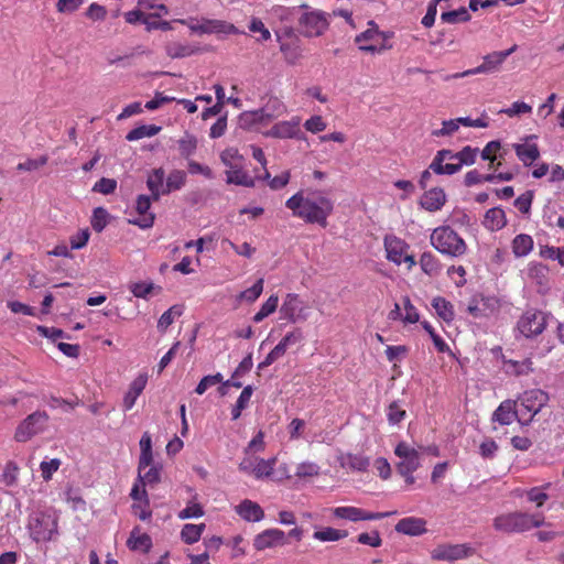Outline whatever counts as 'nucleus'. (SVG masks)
Segmentation results:
<instances>
[{
  "label": "nucleus",
  "mask_w": 564,
  "mask_h": 564,
  "mask_svg": "<svg viewBox=\"0 0 564 564\" xmlns=\"http://www.w3.org/2000/svg\"><path fill=\"white\" fill-rule=\"evenodd\" d=\"M275 458L270 460L257 458L256 466L253 468V475L256 478L269 477L273 471Z\"/></svg>",
  "instance_id": "47"
},
{
  "label": "nucleus",
  "mask_w": 564,
  "mask_h": 564,
  "mask_svg": "<svg viewBox=\"0 0 564 564\" xmlns=\"http://www.w3.org/2000/svg\"><path fill=\"white\" fill-rule=\"evenodd\" d=\"M344 466H348L349 468L358 471L367 470L369 466V458L361 455H347L345 460L343 462Z\"/></svg>",
  "instance_id": "45"
},
{
  "label": "nucleus",
  "mask_w": 564,
  "mask_h": 564,
  "mask_svg": "<svg viewBox=\"0 0 564 564\" xmlns=\"http://www.w3.org/2000/svg\"><path fill=\"white\" fill-rule=\"evenodd\" d=\"M183 314V306L182 305H173L171 306L166 312H164L159 322H158V328L162 332H164L173 322L174 317L181 316Z\"/></svg>",
  "instance_id": "39"
},
{
  "label": "nucleus",
  "mask_w": 564,
  "mask_h": 564,
  "mask_svg": "<svg viewBox=\"0 0 564 564\" xmlns=\"http://www.w3.org/2000/svg\"><path fill=\"white\" fill-rule=\"evenodd\" d=\"M430 240L438 252L452 258L460 257L467 250L464 239L449 226L435 228Z\"/></svg>",
  "instance_id": "3"
},
{
  "label": "nucleus",
  "mask_w": 564,
  "mask_h": 564,
  "mask_svg": "<svg viewBox=\"0 0 564 564\" xmlns=\"http://www.w3.org/2000/svg\"><path fill=\"white\" fill-rule=\"evenodd\" d=\"M138 528L132 530L130 538L128 539V546L131 550H143L149 551L152 546L151 538L147 534H137Z\"/></svg>",
  "instance_id": "34"
},
{
  "label": "nucleus",
  "mask_w": 564,
  "mask_h": 564,
  "mask_svg": "<svg viewBox=\"0 0 564 564\" xmlns=\"http://www.w3.org/2000/svg\"><path fill=\"white\" fill-rule=\"evenodd\" d=\"M441 20L444 23H448V24H455L458 22H467L470 20V14L468 13L466 8L462 7L457 10L443 12L441 14Z\"/></svg>",
  "instance_id": "38"
},
{
  "label": "nucleus",
  "mask_w": 564,
  "mask_h": 564,
  "mask_svg": "<svg viewBox=\"0 0 564 564\" xmlns=\"http://www.w3.org/2000/svg\"><path fill=\"white\" fill-rule=\"evenodd\" d=\"M549 399V394L541 389L525 391L520 398V405L531 415L524 421H522V417L518 419V422L522 425H529L533 417L547 404Z\"/></svg>",
  "instance_id": "8"
},
{
  "label": "nucleus",
  "mask_w": 564,
  "mask_h": 564,
  "mask_svg": "<svg viewBox=\"0 0 564 564\" xmlns=\"http://www.w3.org/2000/svg\"><path fill=\"white\" fill-rule=\"evenodd\" d=\"M265 115H269L268 110L245 111L238 117V127L243 130L258 129L259 124L267 121Z\"/></svg>",
  "instance_id": "22"
},
{
  "label": "nucleus",
  "mask_w": 564,
  "mask_h": 564,
  "mask_svg": "<svg viewBox=\"0 0 564 564\" xmlns=\"http://www.w3.org/2000/svg\"><path fill=\"white\" fill-rule=\"evenodd\" d=\"M507 224L505 212L495 207L486 212L484 226L491 231L503 228Z\"/></svg>",
  "instance_id": "25"
},
{
  "label": "nucleus",
  "mask_w": 564,
  "mask_h": 564,
  "mask_svg": "<svg viewBox=\"0 0 564 564\" xmlns=\"http://www.w3.org/2000/svg\"><path fill=\"white\" fill-rule=\"evenodd\" d=\"M284 543L285 534L282 530L279 529H267L263 532L256 535L253 540V546L258 551H262Z\"/></svg>",
  "instance_id": "15"
},
{
  "label": "nucleus",
  "mask_w": 564,
  "mask_h": 564,
  "mask_svg": "<svg viewBox=\"0 0 564 564\" xmlns=\"http://www.w3.org/2000/svg\"><path fill=\"white\" fill-rule=\"evenodd\" d=\"M394 454L400 458V462L397 464L399 474L414 473L420 467L419 451L411 447L405 442H400L395 446Z\"/></svg>",
  "instance_id": "10"
},
{
  "label": "nucleus",
  "mask_w": 564,
  "mask_h": 564,
  "mask_svg": "<svg viewBox=\"0 0 564 564\" xmlns=\"http://www.w3.org/2000/svg\"><path fill=\"white\" fill-rule=\"evenodd\" d=\"M523 416L522 410L516 409V402L506 400L494 412L492 420L499 422L502 425L512 423L514 419H521Z\"/></svg>",
  "instance_id": "18"
},
{
  "label": "nucleus",
  "mask_w": 564,
  "mask_h": 564,
  "mask_svg": "<svg viewBox=\"0 0 564 564\" xmlns=\"http://www.w3.org/2000/svg\"><path fill=\"white\" fill-rule=\"evenodd\" d=\"M300 118L293 117L289 121H281L275 123L270 131L267 133V137L278 138V139H293L297 138L300 132Z\"/></svg>",
  "instance_id": "16"
},
{
  "label": "nucleus",
  "mask_w": 564,
  "mask_h": 564,
  "mask_svg": "<svg viewBox=\"0 0 564 564\" xmlns=\"http://www.w3.org/2000/svg\"><path fill=\"white\" fill-rule=\"evenodd\" d=\"M332 512L337 519H345L352 522L359 521L361 509L356 507H337L332 509Z\"/></svg>",
  "instance_id": "42"
},
{
  "label": "nucleus",
  "mask_w": 564,
  "mask_h": 564,
  "mask_svg": "<svg viewBox=\"0 0 564 564\" xmlns=\"http://www.w3.org/2000/svg\"><path fill=\"white\" fill-rule=\"evenodd\" d=\"M285 206L293 212V215L304 219L308 224H318L322 227L327 226V217L332 214L334 205L326 196L313 194L304 197L302 193H296L290 197Z\"/></svg>",
  "instance_id": "1"
},
{
  "label": "nucleus",
  "mask_w": 564,
  "mask_h": 564,
  "mask_svg": "<svg viewBox=\"0 0 564 564\" xmlns=\"http://www.w3.org/2000/svg\"><path fill=\"white\" fill-rule=\"evenodd\" d=\"M319 474V467L314 463H302L297 466L295 475L300 478L314 477Z\"/></svg>",
  "instance_id": "60"
},
{
  "label": "nucleus",
  "mask_w": 564,
  "mask_h": 564,
  "mask_svg": "<svg viewBox=\"0 0 564 564\" xmlns=\"http://www.w3.org/2000/svg\"><path fill=\"white\" fill-rule=\"evenodd\" d=\"M492 525L495 530L503 533H521L545 525V517L542 512L514 511L496 517Z\"/></svg>",
  "instance_id": "2"
},
{
  "label": "nucleus",
  "mask_w": 564,
  "mask_h": 564,
  "mask_svg": "<svg viewBox=\"0 0 564 564\" xmlns=\"http://www.w3.org/2000/svg\"><path fill=\"white\" fill-rule=\"evenodd\" d=\"M394 529L398 533L417 536L426 532V521L423 518L408 517L401 519Z\"/></svg>",
  "instance_id": "17"
},
{
  "label": "nucleus",
  "mask_w": 564,
  "mask_h": 564,
  "mask_svg": "<svg viewBox=\"0 0 564 564\" xmlns=\"http://www.w3.org/2000/svg\"><path fill=\"white\" fill-rule=\"evenodd\" d=\"M533 248V240L529 235H518L512 241V250L517 257L527 256Z\"/></svg>",
  "instance_id": "30"
},
{
  "label": "nucleus",
  "mask_w": 564,
  "mask_h": 564,
  "mask_svg": "<svg viewBox=\"0 0 564 564\" xmlns=\"http://www.w3.org/2000/svg\"><path fill=\"white\" fill-rule=\"evenodd\" d=\"M145 468H141L140 465L138 466V477L141 481L142 486L145 485H154L160 481V468L156 466H152L147 471H144Z\"/></svg>",
  "instance_id": "41"
},
{
  "label": "nucleus",
  "mask_w": 564,
  "mask_h": 564,
  "mask_svg": "<svg viewBox=\"0 0 564 564\" xmlns=\"http://www.w3.org/2000/svg\"><path fill=\"white\" fill-rule=\"evenodd\" d=\"M430 169L436 174L452 175L460 170L457 152L451 150L438 151L430 164Z\"/></svg>",
  "instance_id": "13"
},
{
  "label": "nucleus",
  "mask_w": 564,
  "mask_h": 564,
  "mask_svg": "<svg viewBox=\"0 0 564 564\" xmlns=\"http://www.w3.org/2000/svg\"><path fill=\"white\" fill-rule=\"evenodd\" d=\"M446 202V195L440 187L431 188L421 198V206L429 212L440 210Z\"/></svg>",
  "instance_id": "20"
},
{
  "label": "nucleus",
  "mask_w": 564,
  "mask_h": 564,
  "mask_svg": "<svg viewBox=\"0 0 564 564\" xmlns=\"http://www.w3.org/2000/svg\"><path fill=\"white\" fill-rule=\"evenodd\" d=\"M50 416L45 411H35L22 420L15 429L14 440L25 443L37 434L43 433L48 423Z\"/></svg>",
  "instance_id": "5"
},
{
  "label": "nucleus",
  "mask_w": 564,
  "mask_h": 564,
  "mask_svg": "<svg viewBox=\"0 0 564 564\" xmlns=\"http://www.w3.org/2000/svg\"><path fill=\"white\" fill-rule=\"evenodd\" d=\"M185 181L186 174L184 171H172L166 178L165 187L163 188L162 194H169L173 191L182 188L185 184Z\"/></svg>",
  "instance_id": "31"
},
{
  "label": "nucleus",
  "mask_w": 564,
  "mask_h": 564,
  "mask_svg": "<svg viewBox=\"0 0 564 564\" xmlns=\"http://www.w3.org/2000/svg\"><path fill=\"white\" fill-rule=\"evenodd\" d=\"M109 214L104 207L94 209L91 217V227L96 232H101L108 224Z\"/></svg>",
  "instance_id": "43"
},
{
  "label": "nucleus",
  "mask_w": 564,
  "mask_h": 564,
  "mask_svg": "<svg viewBox=\"0 0 564 564\" xmlns=\"http://www.w3.org/2000/svg\"><path fill=\"white\" fill-rule=\"evenodd\" d=\"M226 181L228 184H235L246 187H252L254 185L253 178L243 171V162L237 164V167H228V170L226 171Z\"/></svg>",
  "instance_id": "23"
},
{
  "label": "nucleus",
  "mask_w": 564,
  "mask_h": 564,
  "mask_svg": "<svg viewBox=\"0 0 564 564\" xmlns=\"http://www.w3.org/2000/svg\"><path fill=\"white\" fill-rule=\"evenodd\" d=\"M404 248L405 245L399 239H393L391 241L386 240L388 260L394 262L395 264H401Z\"/></svg>",
  "instance_id": "33"
},
{
  "label": "nucleus",
  "mask_w": 564,
  "mask_h": 564,
  "mask_svg": "<svg viewBox=\"0 0 564 564\" xmlns=\"http://www.w3.org/2000/svg\"><path fill=\"white\" fill-rule=\"evenodd\" d=\"M151 200L149 196L140 195L137 199L135 209L139 213L140 217L138 219L129 220L130 224L137 225L140 228L147 229L153 226L154 216L153 214H149Z\"/></svg>",
  "instance_id": "19"
},
{
  "label": "nucleus",
  "mask_w": 564,
  "mask_h": 564,
  "mask_svg": "<svg viewBox=\"0 0 564 564\" xmlns=\"http://www.w3.org/2000/svg\"><path fill=\"white\" fill-rule=\"evenodd\" d=\"M164 176V170L162 167H159L153 170V172L148 177L147 185L155 200L160 198V195L163 188L165 187Z\"/></svg>",
  "instance_id": "26"
},
{
  "label": "nucleus",
  "mask_w": 564,
  "mask_h": 564,
  "mask_svg": "<svg viewBox=\"0 0 564 564\" xmlns=\"http://www.w3.org/2000/svg\"><path fill=\"white\" fill-rule=\"evenodd\" d=\"M48 161L47 155H41L36 159H28L26 161L19 163L17 169L19 171H35L39 170L41 166L45 165Z\"/></svg>",
  "instance_id": "52"
},
{
  "label": "nucleus",
  "mask_w": 564,
  "mask_h": 564,
  "mask_svg": "<svg viewBox=\"0 0 564 564\" xmlns=\"http://www.w3.org/2000/svg\"><path fill=\"white\" fill-rule=\"evenodd\" d=\"M278 40L280 42V50L284 54L285 59L289 63H295V61L300 57L299 46L296 45L295 41L283 42L279 34Z\"/></svg>",
  "instance_id": "44"
},
{
  "label": "nucleus",
  "mask_w": 564,
  "mask_h": 564,
  "mask_svg": "<svg viewBox=\"0 0 564 564\" xmlns=\"http://www.w3.org/2000/svg\"><path fill=\"white\" fill-rule=\"evenodd\" d=\"M387 416L390 424H398L404 419L405 410L397 401H393L388 406Z\"/></svg>",
  "instance_id": "53"
},
{
  "label": "nucleus",
  "mask_w": 564,
  "mask_h": 564,
  "mask_svg": "<svg viewBox=\"0 0 564 564\" xmlns=\"http://www.w3.org/2000/svg\"><path fill=\"white\" fill-rule=\"evenodd\" d=\"M422 326L429 333V335L431 336V338L434 343V346L436 347V349L440 352H444V351L448 350L447 344L435 333L434 328L432 327V325L429 322H426V321L422 322Z\"/></svg>",
  "instance_id": "57"
},
{
  "label": "nucleus",
  "mask_w": 564,
  "mask_h": 564,
  "mask_svg": "<svg viewBox=\"0 0 564 564\" xmlns=\"http://www.w3.org/2000/svg\"><path fill=\"white\" fill-rule=\"evenodd\" d=\"M517 45L511 46L506 51L492 52L484 56L482 64L475 68L467 69L462 73H455L443 77L444 80L463 78L470 75L495 73L500 69L503 62L517 51Z\"/></svg>",
  "instance_id": "4"
},
{
  "label": "nucleus",
  "mask_w": 564,
  "mask_h": 564,
  "mask_svg": "<svg viewBox=\"0 0 564 564\" xmlns=\"http://www.w3.org/2000/svg\"><path fill=\"white\" fill-rule=\"evenodd\" d=\"M508 364L512 368L511 371L516 376L528 375L529 372L532 371V361L530 359H528V358L523 359L522 361H512V360H510Z\"/></svg>",
  "instance_id": "64"
},
{
  "label": "nucleus",
  "mask_w": 564,
  "mask_h": 564,
  "mask_svg": "<svg viewBox=\"0 0 564 564\" xmlns=\"http://www.w3.org/2000/svg\"><path fill=\"white\" fill-rule=\"evenodd\" d=\"M300 28L305 36H319L328 28V21L321 11H307L300 19Z\"/></svg>",
  "instance_id": "11"
},
{
  "label": "nucleus",
  "mask_w": 564,
  "mask_h": 564,
  "mask_svg": "<svg viewBox=\"0 0 564 564\" xmlns=\"http://www.w3.org/2000/svg\"><path fill=\"white\" fill-rule=\"evenodd\" d=\"M263 291V279H259L251 288L242 291L239 299L247 302H254Z\"/></svg>",
  "instance_id": "50"
},
{
  "label": "nucleus",
  "mask_w": 564,
  "mask_h": 564,
  "mask_svg": "<svg viewBox=\"0 0 564 564\" xmlns=\"http://www.w3.org/2000/svg\"><path fill=\"white\" fill-rule=\"evenodd\" d=\"M279 304V297L278 295H271L265 303L261 306L258 313L254 314L252 317L253 322L260 323L265 317H268L270 314L275 312Z\"/></svg>",
  "instance_id": "40"
},
{
  "label": "nucleus",
  "mask_w": 564,
  "mask_h": 564,
  "mask_svg": "<svg viewBox=\"0 0 564 564\" xmlns=\"http://www.w3.org/2000/svg\"><path fill=\"white\" fill-rule=\"evenodd\" d=\"M260 110H268L269 115H265V120L281 116L285 111L284 105L278 99H270L267 105Z\"/></svg>",
  "instance_id": "54"
},
{
  "label": "nucleus",
  "mask_w": 564,
  "mask_h": 564,
  "mask_svg": "<svg viewBox=\"0 0 564 564\" xmlns=\"http://www.w3.org/2000/svg\"><path fill=\"white\" fill-rule=\"evenodd\" d=\"M177 22L187 25L192 32L198 34H237L238 29L228 22L221 20H208L204 19L200 22L193 19L189 20H177Z\"/></svg>",
  "instance_id": "7"
},
{
  "label": "nucleus",
  "mask_w": 564,
  "mask_h": 564,
  "mask_svg": "<svg viewBox=\"0 0 564 564\" xmlns=\"http://www.w3.org/2000/svg\"><path fill=\"white\" fill-rule=\"evenodd\" d=\"M161 130L156 124H142L132 129L126 137L127 141H137L143 138H151Z\"/></svg>",
  "instance_id": "32"
},
{
  "label": "nucleus",
  "mask_w": 564,
  "mask_h": 564,
  "mask_svg": "<svg viewBox=\"0 0 564 564\" xmlns=\"http://www.w3.org/2000/svg\"><path fill=\"white\" fill-rule=\"evenodd\" d=\"M468 551L465 544H440L432 551V558L453 562L466 557Z\"/></svg>",
  "instance_id": "14"
},
{
  "label": "nucleus",
  "mask_w": 564,
  "mask_h": 564,
  "mask_svg": "<svg viewBox=\"0 0 564 564\" xmlns=\"http://www.w3.org/2000/svg\"><path fill=\"white\" fill-rule=\"evenodd\" d=\"M516 152L524 165H531L540 155L535 143H516Z\"/></svg>",
  "instance_id": "27"
},
{
  "label": "nucleus",
  "mask_w": 564,
  "mask_h": 564,
  "mask_svg": "<svg viewBox=\"0 0 564 564\" xmlns=\"http://www.w3.org/2000/svg\"><path fill=\"white\" fill-rule=\"evenodd\" d=\"M527 498L530 502H534L536 507H542L549 499V495L540 487H533L527 491Z\"/></svg>",
  "instance_id": "58"
},
{
  "label": "nucleus",
  "mask_w": 564,
  "mask_h": 564,
  "mask_svg": "<svg viewBox=\"0 0 564 564\" xmlns=\"http://www.w3.org/2000/svg\"><path fill=\"white\" fill-rule=\"evenodd\" d=\"M357 541L360 544L370 545L372 547H379L382 543L378 531H372L371 533H360L357 538Z\"/></svg>",
  "instance_id": "63"
},
{
  "label": "nucleus",
  "mask_w": 564,
  "mask_h": 564,
  "mask_svg": "<svg viewBox=\"0 0 564 564\" xmlns=\"http://www.w3.org/2000/svg\"><path fill=\"white\" fill-rule=\"evenodd\" d=\"M528 276L540 286V292L549 288V269L542 263H532L528 269Z\"/></svg>",
  "instance_id": "24"
},
{
  "label": "nucleus",
  "mask_w": 564,
  "mask_h": 564,
  "mask_svg": "<svg viewBox=\"0 0 564 564\" xmlns=\"http://www.w3.org/2000/svg\"><path fill=\"white\" fill-rule=\"evenodd\" d=\"M223 382V375L217 372L216 375H209L202 378V380L198 382L195 392L197 394H203L205 391L217 383Z\"/></svg>",
  "instance_id": "48"
},
{
  "label": "nucleus",
  "mask_w": 564,
  "mask_h": 564,
  "mask_svg": "<svg viewBox=\"0 0 564 564\" xmlns=\"http://www.w3.org/2000/svg\"><path fill=\"white\" fill-rule=\"evenodd\" d=\"M540 256L546 259L557 260L561 265H564V247H543L540 251Z\"/></svg>",
  "instance_id": "56"
},
{
  "label": "nucleus",
  "mask_w": 564,
  "mask_h": 564,
  "mask_svg": "<svg viewBox=\"0 0 564 564\" xmlns=\"http://www.w3.org/2000/svg\"><path fill=\"white\" fill-rule=\"evenodd\" d=\"M205 528L206 525L204 523H187L183 527L181 531V538L186 544L196 543L200 539V535L204 532Z\"/></svg>",
  "instance_id": "29"
},
{
  "label": "nucleus",
  "mask_w": 564,
  "mask_h": 564,
  "mask_svg": "<svg viewBox=\"0 0 564 564\" xmlns=\"http://www.w3.org/2000/svg\"><path fill=\"white\" fill-rule=\"evenodd\" d=\"M18 471H19V468L15 463H13V462L7 463V465L3 469L1 481L8 487L15 485L17 480H18Z\"/></svg>",
  "instance_id": "49"
},
{
  "label": "nucleus",
  "mask_w": 564,
  "mask_h": 564,
  "mask_svg": "<svg viewBox=\"0 0 564 564\" xmlns=\"http://www.w3.org/2000/svg\"><path fill=\"white\" fill-rule=\"evenodd\" d=\"M532 111V107L523 101H516L509 108L500 110V112L506 113L509 117H517L524 113H530Z\"/></svg>",
  "instance_id": "55"
},
{
  "label": "nucleus",
  "mask_w": 564,
  "mask_h": 564,
  "mask_svg": "<svg viewBox=\"0 0 564 564\" xmlns=\"http://www.w3.org/2000/svg\"><path fill=\"white\" fill-rule=\"evenodd\" d=\"M61 466V460L58 458H53L48 462H42L40 465L42 477L44 480H50L52 478L53 473H55Z\"/></svg>",
  "instance_id": "62"
},
{
  "label": "nucleus",
  "mask_w": 564,
  "mask_h": 564,
  "mask_svg": "<svg viewBox=\"0 0 564 564\" xmlns=\"http://www.w3.org/2000/svg\"><path fill=\"white\" fill-rule=\"evenodd\" d=\"M546 326V315L538 310H528L518 321L519 332L527 338L535 337L543 333Z\"/></svg>",
  "instance_id": "9"
},
{
  "label": "nucleus",
  "mask_w": 564,
  "mask_h": 564,
  "mask_svg": "<svg viewBox=\"0 0 564 564\" xmlns=\"http://www.w3.org/2000/svg\"><path fill=\"white\" fill-rule=\"evenodd\" d=\"M117 187V182L112 178H100L93 187L94 192L105 195L111 194Z\"/></svg>",
  "instance_id": "59"
},
{
  "label": "nucleus",
  "mask_w": 564,
  "mask_h": 564,
  "mask_svg": "<svg viewBox=\"0 0 564 564\" xmlns=\"http://www.w3.org/2000/svg\"><path fill=\"white\" fill-rule=\"evenodd\" d=\"M348 535V532L346 530H339L335 528H324L323 530L315 531L313 534V538L322 541V542H329V541H338L340 539H344Z\"/></svg>",
  "instance_id": "35"
},
{
  "label": "nucleus",
  "mask_w": 564,
  "mask_h": 564,
  "mask_svg": "<svg viewBox=\"0 0 564 564\" xmlns=\"http://www.w3.org/2000/svg\"><path fill=\"white\" fill-rule=\"evenodd\" d=\"M420 265L423 272L429 275H436L441 271L438 260L431 252H424L420 259Z\"/></svg>",
  "instance_id": "37"
},
{
  "label": "nucleus",
  "mask_w": 564,
  "mask_h": 564,
  "mask_svg": "<svg viewBox=\"0 0 564 564\" xmlns=\"http://www.w3.org/2000/svg\"><path fill=\"white\" fill-rule=\"evenodd\" d=\"M432 306L435 308L437 315L445 322H451L454 318L453 305L444 297H435L432 301Z\"/></svg>",
  "instance_id": "36"
},
{
  "label": "nucleus",
  "mask_w": 564,
  "mask_h": 564,
  "mask_svg": "<svg viewBox=\"0 0 564 564\" xmlns=\"http://www.w3.org/2000/svg\"><path fill=\"white\" fill-rule=\"evenodd\" d=\"M280 313L292 323L304 322L308 317V306L299 299V295L290 293L285 296Z\"/></svg>",
  "instance_id": "12"
},
{
  "label": "nucleus",
  "mask_w": 564,
  "mask_h": 564,
  "mask_svg": "<svg viewBox=\"0 0 564 564\" xmlns=\"http://www.w3.org/2000/svg\"><path fill=\"white\" fill-rule=\"evenodd\" d=\"M140 448H141V454H140V458H139L140 467L148 468L153 462L152 441H151V436L148 432H145L140 440Z\"/></svg>",
  "instance_id": "28"
},
{
  "label": "nucleus",
  "mask_w": 564,
  "mask_h": 564,
  "mask_svg": "<svg viewBox=\"0 0 564 564\" xmlns=\"http://www.w3.org/2000/svg\"><path fill=\"white\" fill-rule=\"evenodd\" d=\"M459 128L456 119L443 121L441 129H434L432 135L436 138L451 137Z\"/></svg>",
  "instance_id": "51"
},
{
  "label": "nucleus",
  "mask_w": 564,
  "mask_h": 564,
  "mask_svg": "<svg viewBox=\"0 0 564 564\" xmlns=\"http://www.w3.org/2000/svg\"><path fill=\"white\" fill-rule=\"evenodd\" d=\"M236 512L246 521L258 522L264 518L262 508L251 500H243L236 507Z\"/></svg>",
  "instance_id": "21"
},
{
  "label": "nucleus",
  "mask_w": 564,
  "mask_h": 564,
  "mask_svg": "<svg viewBox=\"0 0 564 564\" xmlns=\"http://www.w3.org/2000/svg\"><path fill=\"white\" fill-rule=\"evenodd\" d=\"M31 536L36 542H46L53 540L57 531V517L48 512L35 513L29 523Z\"/></svg>",
  "instance_id": "6"
},
{
  "label": "nucleus",
  "mask_w": 564,
  "mask_h": 564,
  "mask_svg": "<svg viewBox=\"0 0 564 564\" xmlns=\"http://www.w3.org/2000/svg\"><path fill=\"white\" fill-rule=\"evenodd\" d=\"M533 199V192L527 191L525 193L521 194L516 200L514 206L522 213L528 214L531 208Z\"/></svg>",
  "instance_id": "61"
},
{
  "label": "nucleus",
  "mask_w": 564,
  "mask_h": 564,
  "mask_svg": "<svg viewBox=\"0 0 564 564\" xmlns=\"http://www.w3.org/2000/svg\"><path fill=\"white\" fill-rule=\"evenodd\" d=\"M220 159L227 167H237V164L243 162V156L235 148H228L223 151Z\"/></svg>",
  "instance_id": "46"
}]
</instances>
